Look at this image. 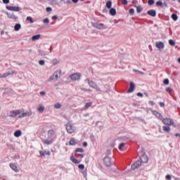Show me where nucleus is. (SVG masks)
I'll return each mask as SVG.
<instances>
[{
  "mask_svg": "<svg viewBox=\"0 0 180 180\" xmlns=\"http://www.w3.org/2000/svg\"><path fill=\"white\" fill-rule=\"evenodd\" d=\"M20 113V110H13L10 112V116L11 117H15L16 116H18V115H19Z\"/></svg>",
  "mask_w": 180,
  "mask_h": 180,
  "instance_id": "nucleus-17",
  "label": "nucleus"
},
{
  "mask_svg": "<svg viewBox=\"0 0 180 180\" xmlns=\"http://www.w3.org/2000/svg\"><path fill=\"white\" fill-rule=\"evenodd\" d=\"M163 83H164L165 85H169V79H165L163 81Z\"/></svg>",
  "mask_w": 180,
  "mask_h": 180,
  "instance_id": "nucleus-41",
  "label": "nucleus"
},
{
  "mask_svg": "<svg viewBox=\"0 0 180 180\" xmlns=\"http://www.w3.org/2000/svg\"><path fill=\"white\" fill-rule=\"evenodd\" d=\"M77 140H75V139L72 138L70 139V146H75V144H77Z\"/></svg>",
  "mask_w": 180,
  "mask_h": 180,
  "instance_id": "nucleus-26",
  "label": "nucleus"
},
{
  "mask_svg": "<svg viewBox=\"0 0 180 180\" xmlns=\"http://www.w3.org/2000/svg\"><path fill=\"white\" fill-rule=\"evenodd\" d=\"M153 115L155 116H156V117H158V119H159L160 120H162L163 117L162 115H161V113L158 112V111L154 110L153 112Z\"/></svg>",
  "mask_w": 180,
  "mask_h": 180,
  "instance_id": "nucleus-18",
  "label": "nucleus"
},
{
  "mask_svg": "<svg viewBox=\"0 0 180 180\" xmlns=\"http://www.w3.org/2000/svg\"><path fill=\"white\" fill-rule=\"evenodd\" d=\"M76 153H84V150L82 148H78L76 149Z\"/></svg>",
  "mask_w": 180,
  "mask_h": 180,
  "instance_id": "nucleus-40",
  "label": "nucleus"
},
{
  "mask_svg": "<svg viewBox=\"0 0 180 180\" xmlns=\"http://www.w3.org/2000/svg\"><path fill=\"white\" fill-rule=\"evenodd\" d=\"M148 5H154L155 4V1L154 0H149L148 1Z\"/></svg>",
  "mask_w": 180,
  "mask_h": 180,
  "instance_id": "nucleus-45",
  "label": "nucleus"
},
{
  "mask_svg": "<svg viewBox=\"0 0 180 180\" xmlns=\"http://www.w3.org/2000/svg\"><path fill=\"white\" fill-rule=\"evenodd\" d=\"M147 13L149 16H153V18H155V16H157V11H155V10H150Z\"/></svg>",
  "mask_w": 180,
  "mask_h": 180,
  "instance_id": "nucleus-19",
  "label": "nucleus"
},
{
  "mask_svg": "<svg viewBox=\"0 0 180 180\" xmlns=\"http://www.w3.org/2000/svg\"><path fill=\"white\" fill-rule=\"evenodd\" d=\"M162 123L167 126H174V127H176V124H175V122L170 118H164L162 120Z\"/></svg>",
  "mask_w": 180,
  "mask_h": 180,
  "instance_id": "nucleus-5",
  "label": "nucleus"
},
{
  "mask_svg": "<svg viewBox=\"0 0 180 180\" xmlns=\"http://www.w3.org/2000/svg\"><path fill=\"white\" fill-rule=\"evenodd\" d=\"M15 70H9L8 72L4 73V75H0V78H6V77H9V75H13Z\"/></svg>",
  "mask_w": 180,
  "mask_h": 180,
  "instance_id": "nucleus-13",
  "label": "nucleus"
},
{
  "mask_svg": "<svg viewBox=\"0 0 180 180\" xmlns=\"http://www.w3.org/2000/svg\"><path fill=\"white\" fill-rule=\"evenodd\" d=\"M6 9H8V11H11L12 12H19L20 8L18 7V6H6Z\"/></svg>",
  "mask_w": 180,
  "mask_h": 180,
  "instance_id": "nucleus-14",
  "label": "nucleus"
},
{
  "mask_svg": "<svg viewBox=\"0 0 180 180\" xmlns=\"http://www.w3.org/2000/svg\"><path fill=\"white\" fill-rule=\"evenodd\" d=\"M155 46L158 50H164V48L165 47V44H164V42L162 41H157Z\"/></svg>",
  "mask_w": 180,
  "mask_h": 180,
  "instance_id": "nucleus-9",
  "label": "nucleus"
},
{
  "mask_svg": "<svg viewBox=\"0 0 180 180\" xmlns=\"http://www.w3.org/2000/svg\"><path fill=\"white\" fill-rule=\"evenodd\" d=\"M83 146L84 147H86V146H88V143L86 142H84Z\"/></svg>",
  "mask_w": 180,
  "mask_h": 180,
  "instance_id": "nucleus-61",
  "label": "nucleus"
},
{
  "mask_svg": "<svg viewBox=\"0 0 180 180\" xmlns=\"http://www.w3.org/2000/svg\"><path fill=\"white\" fill-rule=\"evenodd\" d=\"M87 82L89 86L93 88V89H96L97 92H105L106 91L105 89H101V87H99V86L95 83V82L90 80L89 79H87Z\"/></svg>",
  "mask_w": 180,
  "mask_h": 180,
  "instance_id": "nucleus-2",
  "label": "nucleus"
},
{
  "mask_svg": "<svg viewBox=\"0 0 180 180\" xmlns=\"http://www.w3.org/2000/svg\"><path fill=\"white\" fill-rule=\"evenodd\" d=\"M174 179L175 180H180V178L175 177V176H174Z\"/></svg>",
  "mask_w": 180,
  "mask_h": 180,
  "instance_id": "nucleus-64",
  "label": "nucleus"
},
{
  "mask_svg": "<svg viewBox=\"0 0 180 180\" xmlns=\"http://www.w3.org/2000/svg\"><path fill=\"white\" fill-rule=\"evenodd\" d=\"M156 5L157 6H162L164 4H162V1H159L156 2Z\"/></svg>",
  "mask_w": 180,
  "mask_h": 180,
  "instance_id": "nucleus-42",
  "label": "nucleus"
},
{
  "mask_svg": "<svg viewBox=\"0 0 180 180\" xmlns=\"http://www.w3.org/2000/svg\"><path fill=\"white\" fill-rule=\"evenodd\" d=\"M79 157H80V158H84V155L83 154H79Z\"/></svg>",
  "mask_w": 180,
  "mask_h": 180,
  "instance_id": "nucleus-62",
  "label": "nucleus"
},
{
  "mask_svg": "<svg viewBox=\"0 0 180 180\" xmlns=\"http://www.w3.org/2000/svg\"><path fill=\"white\" fill-rule=\"evenodd\" d=\"M41 35L40 34H37V35H34L32 37V41H36V40H39L40 39Z\"/></svg>",
  "mask_w": 180,
  "mask_h": 180,
  "instance_id": "nucleus-24",
  "label": "nucleus"
},
{
  "mask_svg": "<svg viewBox=\"0 0 180 180\" xmlns=\"http://www.w3.org/2000/svg\"><path fill=\"white\" fill-rule=\"evenodd\" d=\"M66 130L69 134H72V133L77 130V128H75L71 122H68L66 124Z\"/></svg>",
  "mask_w": 180,
  "mask_h": 180,
  "instance_id": "nucleus-4",
  "label": "nucleus"
},
{
  "mask_svg": "<svg viewBox=\"0 0 180 180\" xmlns=\"http://www.w3.org/2000/svg\"><path fill=\"white\" fill-rule=\"evenodd\" d=\"M57 19H58L57 15H53V16L52 17V20H57Z\"/></svg>",
  "mask_w": 180,
  "mask_h": 180,
  "instance_id": "nucleus-55",
  "label": "nucleus"
},
{
  "mask_svg": "<svg viewBox=\"0 0 180 180\" xmlns=\"http://www.w3.org/2000/svg\"><path fill=\"white\" fill-rule=\"evenodd\" d=\"M91 106H92V103H87L84 105V108H85V109H88V108H91Z\"/></svg>",
  "mask_w": 180,
  "mask_h": 180,
  "instance_id": "nucleus-35",
  "label": "nucleus"
},
{
  "mask_svg": "<svg viewBox=\"0 0 180 180\" xmlns=\"http://www.w3.org/2000/svg\"><path fill=\"white\" fill-rule=\"evenodd\" d=\"M40 95H41V96L46 95V91H41Z\"/></svg>",
  "mask_w": 180,
  "mask_h": 180,
  "instance_id": "nucleus-59",
  "label": "nucleus"
},
{
  "mask_svg": "<svg viewBox=\"0 0 180 180\" xmlns=\"http://www.w3.org/2000/svg\"><path fill=\"white\" fill-rule=\"evenodd\" d=\"M135 88H136V84H134V83L133 82H131L129 89L127 91L128 94H131V92H133V91H134Z\"/></svg>",
  "mask_w": 180,
  "mask_h": 180,
  "instance_id": "nucleus-16",
  "label": "nucleus"
},
{
  "mask_svg": "<svg viewBox=\"0 0 180 180\" xmlns=\"http://www.w3.org/2000/svg\"><path fill=\"white\" fill-rule=\"evenodd\" d=\"M78 168L79 169H84L85 166L84 165H79Z\"/></svg>",
  "mask_w": 180,
  "mask_h": 180,
  "instance_id": "nucleus-48",
  "label": "nucleus"
},
{
  "mask_svg": "<svg viewBox=\"0 0 180 180\" xmlns=\"http://www.w3.org/2000/svg\"><path fill=\"white\" fill-rule=\"evenodd\" d=\"M39 154L40 155L43 156V155H50L51 153L49 150H44V151L40 150Z\"/></svg>",
  "mask_w": 180,
  "mask_h": 180,
  "instance_id": "nucleus-22",
  "label": "nucleus"
},
{
  "mask_svg": "<svg viewBox=\"0 0 180 180\" xmlns=\"http://www.w3.org/2000/svg\"><path fill=\"white\" fill-rule=\"evenodd\" d=\"M20 27H21V25L20 24H16L14 27V30L15 32H19V30H20Z\"/></svg>",
  "mask_w": 180,
  "mask_h": 180,
  "instance_id": "nucleus-28",
  "label": "nucleus"
},
{
  "mask_svg": "<svg viewBox=\"0 0 180 180\" xmlns=\"http://www.w3.org/2000/svg\"><path fill=\"white\" fill-rule=\"evenodd\" d=\"M166 179H167V180H171V179H172L171 176H170L169 174H167V175L166 176Z\"/></svg>",
  "mask_w": 180,
  "mask_h": 180,
  "instance_id": "nucleus-52",
  "label": "nucleus"
},
{
  "mask_svg": "<svg viewBox=\"0 0 180 180\" xmlns=\"http://www.w3.org/2000/svg\"><path fill=\"white\" fill-rule=\"evenodd\" d=\"M94 27H96V29H100L101 30L106 29V26L102 23L94 24Z\"/></svg>",
  "mask_w": 180,
  "mask_h": 180,
  "instance_id": "nucleus-15",
  "label": "nucleus"
},
{
  "mask_svg": "<svg viewBox=\"0 0 180 180\" xmlns=\"http://www.w3.org/2000/svg\"><path fill=\"white\" fill-rule=\"evenodd\" d=\"M61 75V70H56L53 75H51L49 79V82H57L58 81V78Z\"/></svg>",
  "mask_w": 180,
  "mask_h": 180,
  "instance_id": "nucleus-3",
  "label": "nucleus"
},
{
  "mask_svg": "<svg viewBox=\"0 0 180 180\" xmlns=\"http://www.w3.org/2000/svg\"><path fill=\"white\" fill-rule=\"evenodd\" d=\"M39 65H44L45 62L44 60H41L39 61Z\"/></svg>",
  "mask_w": 180,
  "mask_h": 180,
  "instance_id": "nucleus-47",
  "label": "nucleus"
},
{
  "mask_svg": "<svg viewBox=\"0 0 180 180\" xmlns=\"http://www.w3.org/2000/svg\"><path fill=\"white\" fill-rule=\"evenodd\" d=\"M103 162L105 165V167H111L112 162V158H110V157H105L103 159Z\"/></svg>",
  "mask_w": 180,
  "mask_h": 180,
  "instance_id": "nucleus-6",
  "label": "nucleus"
},
{
  "mask_svg": "<svg viewBox=\"0 0 180 180\" xmlns=\"http://www.w3.org/2000/svg\"><path fill=\"white\" fill-rule=\"evenodd\" d=\"M10 167L13 171H15V172H19V169H18V166H16V164L15 163H11Z\"/></svg>",
  "mask_w": 180,
  "mask_h": 180,
  "instance_id": "nucleus-20",
  "label": "nucleus"
},
{
  "mask_svg": "<svg viewBox=\"0 0 180 180\" xmlns=\"http://www.w3.org/2000/svg\"><path fill=\"white\" fill-rule=\"evenodd\" d=\"M56 140V134L54 133V130L51 129L48 131L47 137L42 139L44 144L46 146H50L53 144V141Z\"/></svg>",
  "mask_w": 180,
  "mask_h": 180,
  "instance_id": "nucleus-1",
  "label": "nucleus"
},
{
  "mask_svg": "<svg viewBox=\"0 0 180 180\" xmlns=\"http://www.w3.org/2000/svg\"><path fill=\"white\" fill-rule=\"evenodd\" d=\"M175 136L176 137H180V134L177 133V134H175Z\"/></svg>",
  "mask_w": 180,
  "mask_h": 180,
  "instance_id": "nucleus-63",
  "label": "nucleus"
},
{
  "mask_svg": "<svg viewBox=\"0 0 180 180\" xmlns=\"http://www.w3.org/2000/svg\"><path fill=\"white\" fill-rule=\"evenodd\" d=\"M141 11H143V8H141V6L136 7V11L138 13H140Z\"/></svg>",
  "mask_w": 180,
  "mask_h": 180,
  "instance_id": "nucleus-38",
  "label": "nucleus"
},
{
  "mask_svg": "<svg viewBox=\"0 0 180 180\" xmlns=\"http://www.w3.org/2000/svg\"><path fill=\"white\" fill-rule=\"evenodd\" d=\"M108 88H109V86L108 85H105L102 89H105V91H103V92H108Z\"/></svg>",
  "mask_w": 180,
  "mask_h": 180,
  "instance_id": "nucleus-46",
  "label": "nucleus"
},
{
  "mask_svg": "<svg viewBox=\"0 0 180 180\" xmlns=\"http://www.w3.org/2000/svg\"><path fill=\"white\" fill-rule=\"evenodd\" d=\"M129 13H130V15H134V8L129 9Z\"/></svg>",
  "mask_w": 180,
  "mask_h": 180,
  "instance_id": "nucleus-49",
  "label": "nucleus"
},
{
  "mask_svg": "<svg viewBox=\"0 0 180 180\" xmlns=\"http://www.w3.org/2000/svg\"><path fill=\"white\" fill-rule=\"evenodd\" d=\"M37 110L39 113H43V112H44V105H43V104L39 105L37 108Z\"/></svg>",
  "mask_w": 180,
  "mask_h": 180,
  "instance_id": "nucleus-21",
  "label": "nucleus"
},
{
  "mask_svg": "<svg viewBox=\"0 0 180 180\" xmlns=\"http://www.w3.org/2000/svg\"><path fill=\"white\" fill-rule=\"evenodd\" d=\"M160 106H161V108H164L165 106V103H160Z\"/></svg>",
  "mask_w": 180,
  "mask_h": 180,
  "instance_id": "nucleus-57",
  "label": "nucleus"
},
{
  "mask_svg": "<svg viewBox=\"0 0 180 180\" xmlns=\"http://www.w3.org/2000/svg\"><path fill=\"white\" fill-rule=\"evenodd\" d=\"M44 23H45L46 25H49V23H50V20L49 18H45L44 20Z\"/></svg>",
  "mask_w": 180,
  "mask_h": 180,
  "instance_id": "nucleus-44",
  "label": "nucleus"
},
{
  "mask_svg": "<svg viewBox=\"0 0 180 180\" xmlns=\"http://www.w3.org/2000/svg\"><path fill=\"white\" fill-rule=\"evenodd\" d=\"M70 160L74 164H79V162L74 156H71Z\"/></svg>",
  "mask_w": 180,
  "mask_h": 180,
  "instance_id": "nucleus-29",
  "label": "nucleus"
},
{
  "mask_svg": "<svg viewBox=\"0 0 180 180\" xmlns=\"http://www.w3.org/2000/svg\"><path fill=\"white\" fill-rule=\"evenodd\" d=\"M172 18L173 19V20H174V22H176V20H178V15H176V13H173L172 15Z\"/></svg>",
  "mask_w": 180,
  "mask_h": 180,
  "instance_id": "nucleus-32",
  "label": "nucleus"
},
{
  "mask_svg": "<svg viewBox=\"0 0 180 180\" xmlns=\"http://www.w3.org/2000/svg\"><path fill=\"white\" fill-rule=\"evenodd\" d=\"M54 108L56 109H60L61 108V104H60L59 103H57L56 104L54 105Z\"/></svg>",
  "mask_w": 180,
  "mask_h": 180,
  "instance_id": "nucleus-36",
  "label": "nucleus"
},
{
  "mask_svg": "<svg viewBox=\"0 0 180 180\" xmlns=\"http://www.w3.org/2000/svg\"><path fill=\"white\" fill-rule=\"evenodd\" d=\"M141 162H143V164H147L148 162V157H147V155L143 154L140 157Z\"/></svg>",
  "mask_w": 180,
  "mask_h": 180,
  "instance_id": "nucleus-12",
  "label": "nucleus"
},
{
  "mask_svg": "<svg viewBox=\"0 0 180 180\" xmlns=\"http://www.w3.org/2000/svg\"><path fill=\"white\" fill-rule=\"evenodd\" d=\"M53 8H51V7H47L46 8V12H52Z\"/></svg>",
  "mask_w": 180,
  "mask_h": 180,
  "instance_id": "nucleus-50",
  "label": "nucleus"
},
{
  "mask_svg": "<svg viewBox=\"0 0 180 180\" xmlns=\"http://www.w3.org/2000/svg\"><path fill=\"white\" fill-rule=\"evenodd\" d=\"M106 6H107V8H108V9H110V8H112V1H108L107 3H106Z\"/></svg>",
  "mask_w": 180,
  "mask_h": 180,
  "instance_id": "nucleus-33",
  "label": "nucleus"
},
{
  "mask_svg": "<svg viewBox=\"0 0 180 180\" xmlns=\"http://www.w3.org/2000/svg\"><path fill=\"white\" fill-rule=\"evenodd\" d=\"M141 165V161L137 160L135 163L131 165V169L132 171H134V169H137Z\"/></svg>",
  "mask_w": 180,
  "mask_h": 180,
  "instance_id": "nucleus-10",
  "label": "nucleus"
},
{
  "mask_svg": "<svg viewBox=\"0 0 180 180\" xmlns=\"http://www.w3.org/2000/svg\"><path fill=\"white\" fill-rule=\"evenodd\" d=\"M72 81H79L81 79V75L79 73H74L70 76Z\"/></svg>",
  "mask_w": 180,
  "mask_h": 180,
  "instance_id": "nucleus-7",
  "label": "nucleus"
},
{
  "mask_svg": "<svg viewBox=\"0 0 180 180\" xmlns=\"http://www.w3.org/2000/svg\"><path fill=\"white\" fill-rule=\"evenodd\" d=\"M122 5H127V0H122Z\"/></svg>",
  "mask_w": 180,
  "mask_h": 180,
  "instance_id": "nucleus-54",
  "label": "nucleus"
},
{
  "mask_svg": "<svg viewBox=\"0 0 180 180\" xmlns=\"http://www.w3.org/2000/svg\"><path fill=\"white\" fill-rule=\"evenodd\" d=\"M166 91L167 92H172V89H171V87H167V89H166Z\"/></svg>",
  "mask_w": 180,
  "mask_h": 180,
  "instance_id": "nucleus-51",
  "label": "nucleus"
},
{
  "mask_svg": "<svg viewBox=\"0 0 180 180\" xmlns=\"http://www.w3.org/2000/svg\"><path fill=\"white\" fill-rule=\"evenodd\" d=\"M60 2H63L65 5H71L72 4L71 0H60Z\"/></svg>",
  "mask_w": 180,
  "mask_h": 180,
  "instance_id": "nucleus-25",
  "label": "nucleus"
},
{
  "mask_svg": "<svg viewBox=\"0 0 180 180\" xmlns=\"http://www.w3.org/2000/svg\"><path fill=\"white\" fill-rule=\"evenodd\" d=\"M27 20H29L30 22V23H34V21H33V18H32V17L28 16L27 17Z\"/></svg>",
  "mask_w": 180,
  "mask_h": 180,
  "instance_id": "nucleus-43",
  "label": "nucleus"
},
{
  "mask_svg": "<svg viewBox=\"0 0 180 180\" xmlns=\"http://www.w3.org/2000/svg\"><path fill=\"white\" fill-rule=\"evenodd\" d=\"M110 14L112 15V16H115L116 15V9L115 8H111L110 10Z\"/></svg>",
  "mask_w": 180,
  "mask_h": 180,
  "instance_id": "nucleus-30",
  "label": "nucleus"
},
{
  "mask_svg": "<svg viewBox=\"0 0 180 180\" xmlns=\"http://www.w3.org/2000/svg\"><path fill=\"white\" fill-rule=\"evenodd\" d=\"M3 2L6 4H9V0H3Z\"/></svg>",
  "mask_w": 180,
  "mask_h": 180,
  "instance_id": "nucleus-58",
  "label": "nucleus"
},
{
  "mask_svg": "<svg viewBox=\"0 0 180 180\" xmlns=\"http://www.w3.org/2000/svg\"><path fill=\"white\" fill-rule=\"evenodd\" d=\"M163 130L164 131H167V133H169V131H171V128L169 127L164 126Z\"/></svg>",
  "mask_w": 180,
  "mask_h": 180,
  "instance_id": "nucleus-31",
  "label": "nucleus"
},
{
  "mask_svg": "<svg viewBox=\"0 0 180 180\" xmlns=\"http://www.w3.org/2000/svg\"><path fill=\"white\" fill-rule=\"evenodd\" d=\"M137 96H139L140 98H143V94L141 93H138Z\"/></svg>",
  "mask_w": 180,
  "mask_h": 180,
  "instance_id": "nucleus-56",
  "label": "nucleus"
},
{
  "mask_svg": "<svg viewBox=\"0 0 180 180\" xmlns=\"http://www.w3.org/2000/svg\"><path fill=\"white\" fill-rule=\"evenodd\" d=\"M79 0H72V2H73V4H77Z\"/></svg>",
  "mask_w": 180,
  "mask_h": 180,
  "instance_id": "nucleus-60",
  "label": "nucleus"
},
{
  "mask_svg": "<svg viewBox=\"0 0 180 180\" xmlns=\"http://www.w3.org/2000/svg\"><path fill=\"white\" fill-rule=\"evenodd\" d=\"M58 63H60V60L57 58H54L53 60H51V63L53 64V65H57Z\"/></svg>",
  "mask_w": 180,
  "mask_h": 180,
  "instance_id": "nucleus-27",
  "label": "nucleus"
},
{
  "mask_svg": "<svg viewBox=\"0 0 180 180\" xmlns=\"http://www.w3.org/2000/svg\"><path fill=\"white\" fill-rule=\"evenodd\" d=\"M32 115H33V112H32V110H30V111L26 112H22V115H20L19 116V118L22 119L23 117H27L32 116Z\"/></svg>",
  "mask_w": 180,
  "mask_h": 180,
  "instance_id": "nucleus-8",
  "label": "nucleus"
},
{
  "mask_svg": "<svg viewBox=\"0 0 180 180\" xmlns=\"http://www.w3.org/2000/svg\"><path fill=\"white\" fill-rule=\"evenodd\" d=\"M22 136V131L20 130H17L14 132V136L15 137H20Z\"/></svg>",
  "mask_w": 180,
  "mask_h": 180,
  "instance_id": "nucleus-23",
  "label": "nucleus"
},
{
  "mask_svg": "<svg viewBox=\"0 0 180 180\" xmlns=\"http://www.w3.org/2000/svg\"><path fill=\"white\" fill-rule=\"evenodd\" d=\"M6 15H7L8 19H13V20H18V17L14 13L6 12Z\"/></svg>",
  "mask_w": 180,
  "mask_h": 180,
  "instance_id": "nucleus-11",
  "label": "nucleus"
},
{
  "mask_svg": "<svg viewBox=\"0 0 180 180\" xmlns=\"http://www.w3.org/2000/svg\"><path fill=\"white\" fill-rule=\"evenodd\" d=\"M124 146H125L124 143H120V146H119V149L121 150H123V147H124Z\"/></svg>",
  "mask_w": 180,
  "mask_h": 180,
  "instance_id": "nucleus-39",
  "label": "nucleus"
},
{
  "mask_svg": "<svg viewBox=\"0 0 180 180\" xmlns=\"http://www.w3.org/2000/svg\"><path fill=\"white\" fill-rule=\"evenodd\" d=\"M134 72H139V74H142V75H143V74H144V72H141V71L137 70H134Z\"/></svg>",
  "mask_w": 180,
  "mask_h": 180,
  "instance_id": "nucleus-53",
  "label": "nucleus"
},
{
  "mask_svg": "<svg viewBox=\"0 0 180 180\" xmlns=\"http://www.w3.org/2000/svg\"><path fill=\"white\" fill-rule=\"evenodd\" d=\"M169 44H170V46H175V41L173 39L169 40Z\"/></svg>",
  "mask_w": 180,
  "mask_h": 180,
  "instance_id": "nucleus-37",
  "label": "nucleus"
},
{
  "mask_svg": "<svg viewBox=\"0 0 180 180\" xmlns=\"http://www.w3.org/2000/svg\"><path fill=\"white\" fill-rule=\"evenodd\" d=\"M50 3L52 4V5H58V3L57 2V1L58 0H48Z\"/></svg>",
  "mask_w": 180,
  "mask_h": 180,
  "instance_id": "nucleus-34",
  "label": "nucleus"
}]
</instances>
